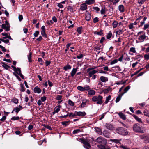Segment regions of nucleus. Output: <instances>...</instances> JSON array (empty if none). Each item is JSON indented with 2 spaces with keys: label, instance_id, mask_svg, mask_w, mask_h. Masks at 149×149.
<instances>
[{
  "label": "nucleus",
  "instance_id": "nucleus-1",
  "mask_svg": "<svg viewBox=\"0 0 149 149\" xmlns=\"http://www.w3.org/2000/svg\"><path fill=\"white\" fill-rule=\"evenodd\" d=\"M116 131L117 133L122 135H126L128 134L127 130L122 127L117 128Z\"/></svg>",
  "mask_w": 149,
  "mask_h": 149
},
{
  "label": "nucleus",
  "instance_id": "nucleus-2",
  "mask_svg": "<svg viewBox=\"0 0 149 149\" xmlns=\"http://www.w3.org/2000/svg\"><path fill=\"white\" fill-rule=\"evenodd\" d=\"M133 130L135 132H138L141 133L144 132V131L142 130L141 126L139 124H135L133 125Z\"/></svg>",
  "mask_w": 149,
  "mask_h": 149
},
{
  "label": "nucleus",
  "instance_id": "nucleus-3",
  "mask_svg": "<svg viewBox=\"0 0 149 149\" xmlns=\"http://www.w3.org/2000/svg\"><path fill=\"white\" fill-rule=\"evenodd\" d=\"M103 97L101 95L95 96L93 97L92 100L94 102H96V104L101 105L103 102Z\"/></svg>",
  "mask_w": 149,
  "mask_h": 149
},
{
  "label": "nucleus",
  "instance_id": "nucleus-4",
  "mask_svg": "<svg viewBox=\"0 0 149 149\" xmlns=\"http://www.w3.org/2000/svg\"><path fill=\"white\" fill-rule=\"evenodd\" d=\"M92 139L93 141L100 144H107V143L106 140L101 136L99 137L95 140L93 138Z\"/></svg>",
  "mask_w": 149,
  "mask_h": 149
},
{
  "label": "nucleus",
  "instance_id": "nucleus-5",
  "mask_svg": "<svg viewBox=\"0 0 149 149\" xmlns=\"http://www.w3.org/2000/svg\"><path fill=\"white\" fill-rule=\"evenodd\" d=\"M97 146L100 149H109V147L107 145V144H101L97 145Z\"/></svg>",
  "mask_w": 149,
  "mask_h": 149
},
{
  "label": "nucleus",
  "instance_id": "nucleus-6",
  "mask_svg": "<svg viewBox=\"0 0 149 149\" xmlns=\"http://www.w3.org/2000/svg\"><path fill=\"white\" fill-rule=\"evenodd\" d=\"M87 9V4L85 3H83L81 5L80 9L82 11H84Z\"/></svg>",
  "mask_w": 149,
  "mask_h": 149
},
{
  "label": "nucleus",
  "instance_id": "nucleus-7",
  "mask_svg": "<svg viewBox=\"0 0 149 149\" xmlns=\"http://www.w3.org/2000/svg\"><path fill=\"white\" fill-rule=\"evenodd\" d=\"M10 25L6 26V24H3L2 25L1 28L4 29H5V31H8L10 30Z\"/></svg>",
  "mask_w": 149,
  "mask_h": 149
},
{
  "label": "nucleus",
  "instance_id": "nucleus-8",
  "mask_svg": "<svg viewBox=\"0 0 149 149\" xmlns=\"http://www.w3.org/2000/svg\"><path fill=\"white\" fill-rule=\"evenodd\" d=\"M106 127L107 129L111 130H113L114 129V127L110 124H106Z\"/></svg>",
  "mask_w": 149,
  "mask_h": 149
},
{
  "label": "nucleus",
  "instance_id": "nucleus-9",
  "mask_svg": "<svg viewBox=\"0 0 149 149\" xmlns=\"http://www.w3.org/2000/svg\"><path fill=\"white\" fill-rule=\"evenodd\" d=\"M86 12L87 13L85 14L86 16V21H90L91 19V15L87 11H86Z\"/></svg>",
  "mask_w": 149,
  "mask_h": 149
},
{
  "label": "nucleus",
  "instance_id": "nucleus-10",
  "mask_svg": "<svg viewBox=\"0 0 149 149\" xmlns=\"http://www.w3.org/2000/svg\"><path fill=\"white\" fill-rule=\"evenodd\" d=\"M78 67H77L76 68H73L71 71V73L70 74L71 76L72 77H74L75 75L76 72L77 71V69H78Z\"/></svg>",
  "mask_w": 149,
  "mask_h": 149
},
{
  "label": "nucleus",
  "instance_id": "nucleus-11",
  "mask_svg": "<svg viewBox=\"0 0 149 149\" xmlns=\"http://www.w3.org/2000/svg\"><path fill=\"white\" fill-rule=\"evenodd\" d=\"M33 91L35 93H40L41 92V90L38 86H36L34 88Z\"/></svg>",
  "mask_w": 149,
  "mask_h": 149
},
{
  "label": "nucleus",
  "instance_id": "nucleus-12",
  "mask_svg": "<svg viewBox=\"0 0 149 149\" xmlns=\"http://www.w3.org/2000/svg\"><path fill=\"white\" fill-rule=\"evenodd\" d=\"M22 109V107L21 105H19V107H16L13 109V111H15V112L17 113L18 112L21 110V109Z\"/></svg>",
  "mask_w": 149,
  "mask_h": 149
},
{
  "label": "nucleus",
  "instance_id": "nucleus-13",
  "mask_svg": "<svg viewBox=\"0 0 149 149\" xmlns=\"http://www.w3.org/2000/svg\"><path fill=\"white\" fill-rule=\"evenodd\" d=\"M95 2V0H86L85 3L86 4L90 5L93 4Z\"/></svg>",
  "mask_w": 149,
  "mask_h": 149
},
{
  "label": "nucleus",
  "instance_id": "nucleus-14",
  "mask_svg": "<svg viewBox=\"0 0 149 149\" xmlns=\"http://www.w3.org/2000/svg\"><path fill=\"white\" fill-rule=\"evenodd\" d=\"M77 113V116H84L86 115V113L85 112H77L75 111Z\"/></svg>",
  "mask_w": 149,
  "mask_h": 149
},
{
  "label": "nucleus",
  "instance_id": "nucleus-15",
  "mask_svg": "<svg viewBox=\"0 0 149 149\" xmlns=\"http://www.w3.org/2000/svg\"><path fill=\"white\" fill-rule=\"evenodd\" d=\"M100 79L102 82H105L108 81V78L103 76H101L100 78Z\"/></svg>",
  "mask_w": 149,
  "mask_h": 149
},
{
  "label": "nucleus",
  "instance_id": "nucleus-16",
  "mask_svg": "<svg viewBox=\"0 0 149 149\" xmlns=\"http://www.w3.org/2000/svg\"><path fill=\"white\" fill-rule=\"evenodd\" d=\"M121 140V139H111L110 141L112 142H114L116 143H119L121 144L120 141Z\"/></svg>",
  "mask_w": 149,
  "mask_h": 149
},
{
  "label": "nucleus",
  "instance_id": "nucleus-17",
  "mask_svg": "<svg viewBox=\"0 0 149 149\" xmlns=\"http://www.w3.org/2000/svg\"><path fill=\"white\" fill-rule=\"evenodd\" d=\"M147 36L145 35V34L140 35L139 36V37L138 38V39L140 41H142L145 39Z\"/></svg>",
  "mask_w": 149,
  "mask_h": 149
},
{
  "label": "nucleus",
  "instance_id": "nucleus-18",
  "mask_svg": "<svg viewBox=\"0 0 149 149\" xmlns=\"http://www.w3.org/2000/svg\"><path fill=\"white\" fill-rule=\"evenodd\" d=\"M94 33L95 34H97L98 35L102 36L103 34V31L101 29L100 31H95Z\"/></svg>",
  "mask_w": 149,
  "mask_h": 149
},
{
  "label": "nucleus",
  "instance_id": "nucleus-19",
  "mask_svg": "<svg viewBox=\"0 0 149 149\" xmlns=\"http://www.w3.org/2000/svg\"><path fill=\"white\" fill-rule=\"evenodd\" d=\"M123 94H119L118 95L115 100L116 103H118L122 97Z\"/></svg>",
  "mask_w": 149,
  "mask_h": 149
},
{
  "label": "nucleus",
  "instance_id": "nucleus-20",
  "mask_svg": "<svg viewBox=\"0 0 149 149\" xmlns=\"http://www.w3.org/2000/svg\"><path fill=\"white\" fill-rule=\"evenodd\" d=\"M118 10L121 12H124V7L123 5H120L118 6Z\"/></svg>",
  "mask_w": 149,
  "mask_h": 149
},
{
  "label": "nucleus",
  "instance_id": "nucleus-21",
  "mask_svg": "<svg viewBox=\"0 0 149 149\" xmlns=\"http://www.w3.org/2000/svg\"><path fill=\"white\" fill-rule=\"evenodd\" d=\"M1 63L3 64L2 65V67H3L5 69L8 70V68H10L9 66L6 64L5 63L3 62H1Z\"/></svg>",
  "mask_w": 149,
  "mask_h": 149
},
{
  "label": "nucleus",
  "instance_id": "nucleus-22",
  "mask_svg": "<svg viewBox=\"0 0 149 149\" xmlns=\"http://www.w3.org/2000/svg\"><path fill=\"white\" fill-rule=\"evenodd\" d=\"M112 90V88L109 87H108L107 89H104V93H107L108 92H111Z\"/></svg>",
  "mask_w": 149,
  "mask_h": 149
},
{
  "label": "nucleus",
  "instance_id": "nucleus-23",
  "mask_svg": "<svg viewBox=\"0 0 149 149\" xmlns=\"http://www.w3.org/2000/svg\"><path fill=\"white\" fill-rule=\"evenodd\" d=\"M68 116L69 117L74 118L77 116V113L75 112V113H70L68 112Z\"/></svg>",
  "mask_w": 149,
  "mask_h": 149
},
{
  "label": "nucleus",
  "instance_id": "nucleus-24",
  "mask_svg": "<svg viewBox=\"0 0 149 149\" xmlns=\"http://www.w3.org/2000/svg\"><path fill=\"white\" fill-rule=\"evenodd\" d=\"M95 130L97 133L100 135L102 134V132L101 129L97 127H95Z\"/></svg>",
  "mask_w": 149,
  "mask_h": 149
},
{
  "label": "nucleus",
  "instance_id": "nucleus-25",
  "mask_svg": "<svg viewBox=\"0 0 149 149\" xmlns=\"http://www.w3.org/2000/svg\"><path fill=\"white\" fill-rule=\"evenodd\" d=\"M1 34L3 36H5L7 38H8L10 40H12V38H11V36H8V33H2Z\"/></svg>",
  "mask_w": 149,
  "mask_h": 149
},
{
  "label": "nucleus",
  "instance_id": "nucleus-26",
  "mask_svg": "<svg viewBox=\"0 0 149 149\" xmlns=\"http://www.w3.org/2000/svg\"><path fill=\"white\" fill-rule=\"evenodd\" d=\"M118 115L120 118L123 120H125L126 119L125 116L123 113H118Z\"/></svg>",
  "mask_w": 149,
  "mask_h": 149
},
{
  "label": "nucleus",
  "instance_id": "nucleus-27",
  "mask_svg": "<svg viewBox=\"0 0 149 149\" xmlns=\"http://www.w3.org/2000/svg\"><path fill=\"white\" fill-rule=\"evenodd\" d=\"M77 31L78 32L79 34H81L82 33V26L78 27L77 30Z\"/></svg>",
  "mask_w": 149,
  "mask_h": 149
},
{
  "label": "nucleus",
  "instance_id": "nucleus-28",
  "mask_svg": "<svg viewBox=\"0 0 149 149\" xmlns=\"http://www.w3.org/2000/svg\"><path fill=\"white\" fill-rule=\"evenodd\" d=\"M111 97V96L110 95H109L108 97H107L106 98V99L104 102V104H107L109 102V101L110 100Z\"/></svg>",
  "mask_w": 149,
  "mask_h": 149
},
{
  "label": "nucleus",
  "instance_id": "nucleus-29",
  "mask_svg": "<svg viewBox=\"0 0 149 149\" xmlns=\"http://www.w3.org/2000/svg\"><path fill=\"white\" fill-rule=\"evenodd\" d=\"M71 68V65L69 64L65 66L63 68V69L65 71L67 70L68 69H70Z\"/></svg>",
  "mask_w": 149,
  "mask_h": 149
},
{
  "label": "nucleus",
  "instance_id": "nucleus-30",
  "mask_svg": "<svg viewBox=\"0 0 149 149\" xmlns=\"http://www.w3.org/2000/svg\"><path fill=\"white\" fill-rule=\"evenodd\" d=\"M61 107L60 105H59L58 106L56 107L54 109L56 113H58L60 110V108Z\"/></svg>",
  "mask_w": 149,
  "mask_h": 149
},
{
  "label": "nucleus",
  "instance_id": "nucleus-31",
  "mask_svg": "<svg viewBox=\"0 0 149 149\" xmlns=\"http://www.w3.org/2000/svg\"><path fill=\"white\" fill-rule=\"evenodd\" d=\"M134 118L138 122H142L141 119L139 118L137 116L134 115L133 116Z\"/></svg>",
  "mask_w": 149,
  "mask_h": 149
},
{
  "label": "nucleus",
  "instance_id": "nucleus-32",
  "mask_svg": "<svg viewBox=\"0 0 149 149\" xmlns=\"http://www.w3.org/2000/svg\"><path fill=\"white\" fill-rule=\"evenodd\" d=\"M112 34L111 31H109L106 36L107 39H110L111 37Z\"/></svg>",
  "mask_w": 149,
  "mask_h": 149
},
{
  "label": "nucleus",
  "instance_id": "nucleus-33",
  "mask_svg": "<svg viewBox=\"0 0 149 149\" xmlns=\"http://www.w3.org/2000/svg\"><path fill=\"white\" fill-rule=\"evenodd\" d=\"M70 121H65L62 122L61 123L63 125L65 126V127H66L68 124L69 123H70Z\"/></svg>",
  "mask_w": 149,
  "mask_h": 149
},
{
  "label": "nucleus",
  "instance_id": "nucleus-34",
  "mask_svg": "<svg viewBox=\"0 0 149 149\" xmlns=\"http://www.w3.org/2000/svg\"><path fill=\"white\" fill-rule=\"evenodd\" d=\"M84 145V147L87 149H88L91 147V146L88 142H87Z\"/></svg>",
  "mask_w": 149,
  "mask_h": 149
},
{
  "label": "nucleus",
  "instance_id": "nucleus-35",
  "mask_svg": "<svg viewBox=\"0 0 149 149\" xmlns=\"http://www.w3.org/2000/svg\"><path fill=\"white\" fill-rule=\"evenodd\" d=\"M31 55L32 53L31 52L29 53V54L28 56V59L29 62H31L32 61Z\"/></svg>",
  "mask_w": 149,
  "mask_h": 149
},
{
  "label": "nucleus",
  "instance_id": "nucleus-36",
  "mask_svg": "<svg viewBox=\"0 0 149 149\" xmlns=\"http://www.w3.org/2000/svg\"><path fill=\"white\" fill-rule=\"evenodd\" d=\"M144 140L146 143H148L149 142V135L146 136Z\"/></svg>",
  "mask_w": 149,
  "mask_h": 149
},
{
  "label": "nucleus",
  "instance_id": "nucleus-37",
  "mask_svg": "<svg viewBox=\"0 0 149 149\" xmlns=\"http://www.w3.org/2000/svg\"><path fill=\"white\" fill-rule=\"evenodd\" d=\"M103 134L106 137H109V136L108 132L106 131H104L103 132Z\"/></svg>",
  "mask_w": 149,
  "mask_h": 149
},
{
  "label": "nucleus",
  "instance_id": "nucleus-38",
  "mask_svg": "<svg viewBox=\"0 0 149 149\" xmlns=\"http://www.w3.org/2000/svg\"><path fill=\"white\" fill-rule=\"evenodd\" d=\"M20 118L18 116H13L11 118V120L13 121H14L15 120H18Z\"/></svg>",
  "mask_w": 149,
  "mask_h": 149
},
{
  "label": "nucleus",
  "instance_id": "nucleus-39",
  "mask_svg": "<svg viewBox=\"0 0 149 149\" xmlns=\"http://www.w3.org/2000/svg\"><path fill=\"white\" fill-rule=\"evenodd\" d=\"M118 22L116 21H115L112 23V25L113 28H116L118 24Z\"/></svg>",
  "mask_w": 149,
  "mask_h": 149
},
{
  "label": "nucleus",
  "instance_id": "nucleus-40",
  "mask_svg": "<svg viewBox=\"0 0 149 149\" xmlns=\"http://www.w3.org/2000/svg\"><path fill=\"white\" fill-rule=\"evenodd\" d=\"M82 131V130L80 129H77L74 130L72 132L73 134H77L80 132Z\"/></svg>",
  "mask_w": 149,
  "mask_h": 149
},
{
  "label": "nucleus",
  "instance_id": "nucleus-41",
  "mask_svg": "<svg viewBox=\"0 0 149 149\" xmlns=\"http://www.w3.org/2000/svg\"><path fill=\"white\" fill-rule=\"evenodd\" d=\"M17 71L15 72L17 74H18L19 75H20V74H22L20 68L18 67L17 68Z\"/></svg>",
  "mask_w": 149,
  "mask_h": 149
},
{
  "label": "nucleus",
  "instance_id": "nucleus-42",
  "mask_svg": "<svg viewBox=\"0 0 149 149\" xmlns=\"http://www.w3.org/2000/svg\"><path fill=\"white\" fill-rule=\"evenodd\" d=\"M143 113L145 116L149 117V111L148 110H145L144 111Z\"/></svg>",
  "mask_w": 149,
  "mask_h": 149
},
{
  "label": "nucleus",
  "instance_id": "nucleus-43",
  "mask_svg": "<svg viewBox=\"0 0 149 149\" xmlns=\"http://www.w3.org/2000/svg\"><path fill=\"white\" fill-rule=\"evenodd\" d=\"M71 45V43H68L66 45V49L65 50V53H66V52L69 49V47Z\"/></svg>",
  "mask_w": 149,
  "mask_h": 149
},
{
  "label": "nucleus",
  "instance_id": "nucleus-44",
  "mask_svg": "<svg viewBox=\"0 0 149 149\" xmlns=\"http://www.w3.org/2000/svg\"><path fill=\"white\" fill-rule=\"evenodd\" d=\"M20 86L21 87L20 91L22 92L24 91L25 90V87L24 86V85L22 83L20 84Z\"/></svg>",
  "mask_w": 149,
  "mask_h": 149
},
{
  "label": "nucleus",
  "instance_id": "nucleus-45",
  "mask_svg": "<svg viewBox=\"0 0 149 149\" xmlns=\"http://www.w3.org/2000/svg\"><path fill=\"white\" fill-rule=\"evenodd\" d=\"M68 104L70 106H74V103L71 101L70 100H69L68 101Z\"/></svg>",
  "mask_w": 149,
  "mask_h": 149
},
{
  "label": "nucleus",
  "instance_id": "nucleus-46",
  "mask_svg": "<svg viewBox=\"0 0 149 149\" xmlns=\"http://www.w3.org/2000/svg\"><path fill=\"white\" fill-rule=\"evenodd\" d=\"M130 87L129 86H127L124 90V92L121 93H126L130 89Z\"/></svg>",
  "mask_w": 149,
  "mask_h": 149
},
{
  "label": "nucleus",
  "instance_id": "nucleus-47",
  "mask_svg": "<svg viewBox=\"0 0 149 149\" xmlns=\"http://www.w3.org/2000/svg\"><path fill=\"white\" fill-rule=\"evenodd\" d=\"M145 72V71L143 72H140L139 74L136 76L135 77V79L137 78L138 77L142 76L144 74Z\"/></svg>",
  "mask_w": 149,
  "mask_h": 149
},
{
  "label": "nucleus",
  "instance_id": "nucleus-48",
  "mask_svg": "<svg viewBox=\"0 0 149 149\" xmlns=\"http://www.w3.org/2000/svg\"><path fill=\"white\" fill-rule=\"evenodd\" d=\"M39 31H36L33 34V35L35 37H37L39 34Z\"/></svg>",
  "mask_w": 149,
  "mask_h": 149
},
{
  "label": "nucleus",
  "instance_id": "nucleus-49",
  "mask_svg": "<svg viewBox=\"0 0 149 149\" xmlns=\"http://www.w3.org/2000/svg\"><path fill=\"white\" fill-rule=\"evenodd\" d=\"M80 140L84 145L88 141L86 139H85L84 138H81L80 139Z\"/></svg>",
  "mask_w": 149,
  "mask_h": 149
},
{
  "label": "nucleus",
  "instance_id": "nucleus-50",
  "mask_svg": "<svg viewBox=\"0 0 149 149\" xmlns=\"http://www.w3.org/2000/svg\"><path fill=\"white\" fill-rule=\"evenodd\" d=\"M84 91H88L90 89V87L89 86H87V85H86L84 86Z\"/></svg>",
  "mask_w": 149,
  "mask_h": 149
},
{
  "label": "nucleus",
  "instance_id": "nucleus-51",
  "mask_svg": "<svg viewBox=\"0 0 149 149\" xmlns=\"http://www.w3.org/2000/svg\"><path fill=\"white\" fill-rule=\"evenodd\" d=\"M105 7H104V8H102L100 12H101V14H102V15L104 14L105 13Z\"/></svg>",
  "mask_w": 149,
  "mask_h": 149
},
{
  "label": "nucleus",
  "instance_id": "nucleus-52",
  "mask_svg": "<svg viewBox=\"0 0 149 149\" xmlns=\"http://www.w3.org/2000/svg\"><path fill=\"white\" fill-rule=\"evenodd\" d=\"M123 31V29H119L118 31H116V33L118 35H120V34H122Z\"/></svg>",
  "mask_w": 149,
  "mask_h": 149
},
{
  "label": "nucleus",
  "instance_id": "nucleus-53",
  "mask_svg": "<svg viewBox=\"0 0 149 149\" xmlns=\"http://www.w3.org/2000/svg\"><path fill=\"white\" fill-rule=\"evenodd\" d=\"M38 61L39 62H40V64L41 65H43V63H44V61L42 60L41 58H38Z\"/></svg>",
  "mask_w": 149,
  "mask_h": 149
},
{
  "label": "nucleus",
  "instance_id": "nucleus-54",
  "mask_svg": "<svg viewBox=\"0 0 149 149\" xmlns=\"http://www.w3.org/2000/svg\"><path fill=\"white\" fill-rule=\"evenodd\" d=\"M46 97L44 96L41 97L40 100L42 102H44V103H45V101L46 100Z\"/></svg>",
  "mask_w": 149,
  "mask_h": 149
},
{
  "label": "nucleus",
  "instance_id": "nucleus-55",
  "mask_svg": "<svg viewBox=\"0 0 149 149\" xmlns=\"http://www.w3.org/2000/svg\"><path fill=\"white\" fill-rule=\"evenodd\" d=\"M130 51L131 52L134 53L136 52L135 48L133 47H132L130 49Z\"/></svg>",
  "mask_w": 149,
  "mask_h": 149
},
{
  "label": "nucleus",
  "instance_id": "nucleus-56",
  "mask_svg": "<svg viewBox=\"0 0 149 149\" xmlns=\"http://www.w3.org/2000/svg\"><path fill=\"white\" fill-rule=\"evenodd\" d=\"M43 126L45 127L46 128L49 129L50 130H52V128L49 125H46L45 124L43 125Z\"/></svg>",
  "mask_w": 149,
  "mask_h": 149
},
{
  "label": "nucleus",
  "instance_id": "nucleus-57",
  "mask_svg": "<svg viewBox=\"0 0 149 149\" xmlns=\"http://www.w3.org/2000/svg\"><path fill=\"white\" fill-rule=\"evenodd\" d=\"M11 101L15 104H17L18 103V99L16 98H13L11 100Z\"/></svg>",
  "mask_w": 149,
  "mask_h": 149
},
{
  "label": "nucleus",
  "instance_id": "nucleus-58",
  "mask_svg": "<svg viewBox=\"0 0 149 149\" xmlns=\"http://www.w3.org/2000/svg\"><path fill=\"white\" fill-rule=\"evenodd\" d=\"M77 88L78 90H79V91H84V87L81 86H78V87H77Z\"/></svg>",
  "mask_w": 149,
  "mask_h": 149
},
{
  "label": "nucleus",
  "instance_id": "nucleus-59",
  "mask_svg": "<svg viewBox=\"0 0 149 149\" xmlns=\"http://www.w3.org/2000/svg\"><path fill=\"white\" fill-rule=\"evenodd\" d=\"M97 72V71L93 70L91 71L89 73L93 75Z\"/></svg>",
  "mask_w": 149,
  "mask_h": 149
},
{
  "label": "nucleus",
  "instance_id": "nucleus-60",
  "mask_svg": "<svg viewBox=\"0 0 149 149\" xmlns=\"http://www.w3.org/2000/svg\"><path fill=\"white\" fill-rule=\"evenodd\" d=\"M120 147V148H122L123 149H130L129 148H128L127 146H124L123 145H121Z\"/></svg>",
  "mask_w": 149,
  "mask_h": 149
},
{
  "label": "nucleus",
  "instance_id": "nucleus-61",
  "mask_svg": "<svg viewBox=\"0 0 149 149\" xmlns=\"http://www.w3.org/2000/svg\"><path fill=\"white\" fill-rule=\"evenodd\" d=\"M41 35L43 37H44L45 38L47 37V34H46V33H45V32H41Z\"/></svg>",
  "mask_w": 149,
  "mask_h": 149
},
{
  "label": "nucleus",
  "instance_id": "nucleus-62",
  "mask_svg": "<svg viewBox=\"0 0 149 149\" xmlns=\"http://www.w3.org/2000/svg\"><path fill=\"white\" fill-rule=\"evenodd\" d=\"M99 21V18L97 17H96L94 18L93 19V22L94 23L97 22Z\"/></svg>",
  "mask_w": 149,
  "mask_h": 149
},
{
  "label": "nucleus",
  "instance_id": "nucleus-63",
  "mask_svg": "<svg viewBox=\"0 0 149 149\" xmlns=\"http://www.w3.org/2000/svg\"><path fill=\"white\" fill-rule=\"evenodd\" d=\"M18 18L19 21H21L23 19V16L22 15L19 14Z\"/></svg>",
  "mask_w": 149,
  "mask_h": 149
},
{
  "label": "nucleus",
  "instance_id": "nucleus-64",
  "mask_svg": "<svg viewBox=\"0 0 149 149\" xmlns=\"http://www.w3.org/2000/svg\"><path fill=\"white\" fill-rule=\"evenodd\" d=\"M144 59L146 60L149 59V54H146L144 56Z\"/></svg>",
  "mask_w": 149,
  "mask_h": 149
}]
</instances>
